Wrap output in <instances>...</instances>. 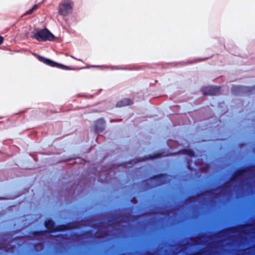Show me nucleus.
I'll use <instances>...</instances> for the list:
<instances>
[{
  "mask_svg": "<svg viewBox=\"0 0 255 255\" xmlns=\"http://www.w3.org/2000/svg\"><path fill=\"white\" fill-rule=\"evenodd\" d=\"M32 36L38 41H53L55 39V36L47 29L33 32Z\"/></svg>",
  "mask_w": 255,
  "mask_h": 255,
  "instance_id": "1",
  "label": "nucleus"
},
{
  "mask_svg": "<svg viewBox=\"0 0 255 255\" xmlns=\"http://www.w3.org/2000/svg\"><path fill=\"white\" fill-rule=\"evenodd\" d=\"M73 4L71 2L65 1L62 3L59 7V12L62 15H66L71 12Z\"/></svg>",
  "mask_w": 255,
  "mask_h": 255,
  "instance_id": "2",
  "label": "nucleus"
},
{
  "mask_svg": "<svg viewBox=\"0 0 255 255\" xmlns=\"http://www.w3.org/2000/svg\"><path fill=\"white\" fill-rule=\"evenodd\" d=\"M37 57L38 58V59L40 61H42L43 62V63L50 66H52V67H58L59 68H63V69H67V70H68V69H70L69 68H68V67L65 66V65H62V64H59V63H56L50 59H46V58H45L44 57H42L41 56H39V55H37Z\"/></svg>",
  "mask_w": 255,
  "mask_h": 255,
  "instance_id": "3",
  "label": "nucleus"
},
{
  "mask_svg": "<svg viewBox=\"0 0 255 255\" xmlns=\"http://www.w3.org/2000/svg\"><path fill=\"white\" fill-rule=\"evenodd\" d=\"M132 101L129 99H124L119 101L117 106L119 107H121L125 106L130 105L132 104Z\"/></svg>",
  "mask_w": 255,
  "mask_h": 255,
  "instance_id": "4",
  "label": "nucleus"
},
{
  "mask_svg": "<svg viewBox=\"0 0 255 255\" xmlns=\"http://www.w3.org/2000/svg\"><path fill=\"white\" fill-rule=\"evenodd\" d=\"M45 226L48 229L51 230L54 229L53 223L51 220L47 221L45 222Z\"/></svg>",
  "mask_w": 255,
  "mask_h": 255,
  "instance_id": "5",
  "label": "nucleus"
},
{
  "mask_svg": "<svg viewBox=\"0 0 255 255\" xmlns=\"http://www.w3.org/2000/svg\"><path fill=\"white\" fill-rule=\"evenodd\" d=\"M38 7V5H35L33 6V7L32 8H31L30 9H29V10H28L26 13L25 14H30L31 13H32L34 10H35L36 9H37Z\"/></svg>",
  "mask_w": 255,
  "mask_h": 255,
  "instance_id": "6",
  "label": "nucleus"
},
{
  "mask_svg": "<svg viewBox=\"0 0 255 255\" xmlns=\"http://www.w3.org/2000/svg\"><path fill=\"white\" fill-rule=\"evenodd\" d=\"M100 124H101L102 126H101V127H98V126L97 125H96V130L99 132L100 131H101L104 128V122L102 120H100L99 122Z\"/></svg>",
  "mask_w": 255,
  "mask_h": 255,
  "instance_id": "7",
  "label": "nucleus"
},
{
  "mask_svg": "<svg viewBox=\"0 0 255 255\" xmlns=\"http://www.w3.org/2000/svg\"><path fill=\"white\" fill-rule=\"evenodd\" d=\"M185 154H187L189 155H192L193 154V151L190 149H186L184 151Z\"/></svg>",
  "mask_w": 255,
  "mask_h": 255,
  "instance_id": "8",
  "label": "nucleus"
},
{
  "mask_svg": "<svg viewBox=\"0 0 255 255\" xmlns=\"http://www.w3.org/2000/svg\"><path fill=\"white\" fill-rule=\"evenodd\" d=\"M3 38L1 36H0V44L3 42Z\"/></svg>",
  "mask_w": 255,
  "mask_h": 255,
  "instance_id": "9",
  "label": "nucleus"
},
{
  "mask_svg": "<svg viewBox=\"0 0 255 255\" xmlns=\"http://www.w3.org/2000/svg\"><path fill=\"white\" fill-rule=\"evenodd\" d=\"M205 94H208V95H212V94H213V93H211V92L205 93Z\"/></svg>",
  "mask_w": 255,
  "mask_h": 255,
  "instance_id": "10",
  "label": "nucleus"
}]
</instances>
